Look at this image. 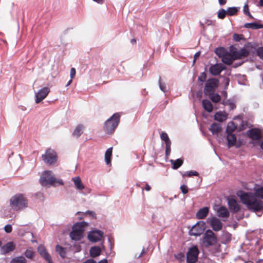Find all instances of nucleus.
<instances>
[{"mask_svg":"<svg viewBox=\"0 0 263 263\" xmlns=\"http://www.w3.org/2000/svg\"><path fill=\"white\" fill-rule=\"evenodd\" d=\"M87 226L88 224L84 221L79 222L74 224L69 234L71 239L76 241L81 240L83 237L84 229Z\"/></svg>","mask_w":263,"mask_h":263,"instance_id":"nucleus-4","label":"nucleus"},{"mask_svg":"<svg viewBox=\"0 0 263 263\" xmlns=\"http://www.w3.org/2000/svg\"><path fill=\"white\" fill-rule=\"evenodd\" d=\"M220 251H221L220 245L218 244V245L217 246V249H216V252H220Z\"/></svg>","mask_w":263,"mask_h":263,"instance_id":"nucleus-58","label":"nucleus"},{"mask_svg":"<svg viewBox=\"0 0 263 263\" xmlns=\"http://www.w3.org/2000/svg\"><path fill=\"white\" fill-rule=\"evenodd\" d=\"M171 143L165 144V158L168 159L171 152Z\"/></svg>","mask_w":263,"mask_h":263,"instance_id":"nucleus-43","label":"nucleus"},{"mask_svg":"<svg viewBox=\"0 0 263 263\" xmlns=\"http://www.w3.org/2000/svg\"><path fill=\"white\" fill-rule=\"evenodd\" d=\"M236 126L233 122L230 123L227 126L226 132L227 133H232L236 130Z\"/></svg>","mask_w":263,"mask_h":263,"instance_id":"nucleus-38","label":"nucleus"},{"mask_svg":"<svg viewBox=\"0 0 263 263\" xmlns=\"http://www.w3.org/2000/svg\"><path fill=\"white\" fill-rule=\"evenodd\" d=\"M217 241V238L214 232L209 229L207 230L202 238V243L205 248L215 245Z\"/></svg>","mask_w":263,"mask_h":263,"instance_id":"nucleus-6","label":"nucleus"},{"mask_svg":"<svg viewBox=\"0 0 263 263\" xmlns=\"http://www.w3.org/2000/svg\"><path fill=\"white\" fill-rule=\"evenodd\" d=\"M200 52H196L195 54V55H194V61H193L194 63L195 62L196 60L200 56Z\"/></svg>","mask_w":263,"mask_h":263,"instance_id":"nucleus-54","label":"nucleus"},{"mask_svg":"<svg viewBox=\"0 0 263 263\" xmlns=\"http://www.w3.org/2000/svg\"><path fill=\"white\" fill-rule=\"evenodd\" d=\"M228 205L231 212L236 213L240 210V206L236 199L233 198H228Z\"/></svg>","mask_w":263,"mask_h":263,"instance_id":"nucleus-16","label":"nucleus"},{"mask_svg":"<svg viewBox=\"0 0 263 263\" xmlns=\"http://www.w3.org/2000/svg\"><path fill=\"white\" fill-rule=\"evenodd\" d=\"M72 79H70L67 83V84H66V86H68L69 85H70L71 84V83H72Z\"/></svg>","mask_w":263,"mask_h":263,"instance_id":"nucleus-61","label":"nucleus"},{"mask_svg":"<svg viewBox=\"0 0 263 263\" xmlns=\"http://www.w3.org/2000/svg\"><path fill=\"white\" fill-rule=\"evenodd\" d=\"M77 189L79 190H82L84 189V185L82 183L79 177H76L72 179Z\"/></svg>","mask_w":263,"mask_h":263,"instance_id":"nucleus-29","label":"nucleus"},{"mask_svg":"<svg viewBox=\"0 0 263 263\" xmlns=\"http://www.w3.org/2000/svg\"><path fill=\"white\" fill-rule=\"evenodd\" d=\"M229 215V212L225 206H221L217 210V215L219 217L228 218Z\"/></svg>","mask_w":263,"mask_h":263,"instance_id":"nucleus-23","label":"nucleus"},{"mask_svg":"<svg viewBox=\"0 0 263 263\" xmlns=\"http://www.w3.org/2000/svg\"><path fill=\"white\" fill-rule=\"evenodd\" d=\"M10 263H27V261L25 258L21 256L13 258Z\"/></svg>","mask_w":263,"mask_h":263,"instance_id":"nucleus-36","label":"nucleus"},{"mask_svg":"<svg viewBox=\"0 0 263 263\" xmlns=\"http://www.w3.org/2000/svg\"><path fill=\"white\" fill-rule=\"evenodd\" d=\"M44 162L50 165L54 164L58 160L57 153L52 149L49 148L46 151V153L42 155Z\"/></svg>","mask_w":263,"mask_h":263,"instance_id":"nucleus-7","label":"nucleus"},{"mask_svg":"<svg viewBox=\"0 0 263 263\" xmlns=\"http://www.w3.org/2000/svg\"><path fill=\"white\" fill-rule=\"evenodd\" d=\"M171 163L172 165V168L177 170L180 167L183 163V160L181 159H177L175 160H171Z\"/></svg>","mask_w":263,"mask_h":263,"instance_id":"nucleus-28","label":"nucleus"},{"mask_svg":"<svg viewBox=\"0 0 263 263\" xmlns=\"http://www.w3.org/2000/svg\"><path fill=\"white\" fill-rule=\"evenodd\" d=\"M103 233L100 230H95L91 231L88 234V240L92 242H96L100 241L102 238Z\"/></svg>","mask_w":263,"mask_h":263,"instance_id":"nucleus-11","label":"nucleus"},{"mask_svg":"<svg viewBox=\"0 0 263 263\" xmlns=\"http://www.w3.org/2000/svg\"><path fill=\"white\" fill-rule=\"evenodd\" d=\"M225 69V66L222 64H216L210 67L209 71L213 76H218Z\"/></svg>","mask_w":263,"mask_h":263,"instance_id":"nucleus-17","label":"nucleus"},{"mask_svg":"<svg viewBox=\"0 0 263 263\" xmlns=\"http://www.w3.org/2000/svg\"><path fill=\"white\" fill-rule=\"evenodd\" d=\"M98 263H107V260L106 259H103L100 261Z\"/></svg>","mask_w":263,"mask_h":263,"instance_id":"nucleus-60","label":"nucleus"},{"mask_svg":"<svg viewBox=\"0 0 263 263\" xmlns=\"http://www.w3.org/2000/svg\"><path fill=\"white\" fill-rule=\"evenodd\" d=\"M84 129V126L82 124L78 125L76 128L74 129V131L73 132L72 135L73 136L78 138L79 137L82 133V130Z\"/></svg>","mask_w":263,"mask_h":263,"instance_id":"nucleus-33","label":"nucleus"},{"mask_svg":"<svg viewBox=\"0 0 263 263\" xmlns=\"http://www.w3.org/2000/svg\"><path fill=\"white\" fill-rule=\"evenodd\" d=\"M222 94L223 95V96L225 98L227 97V91H223L222 92Z\"/></svg>","mask_w":263,"mask_h":263,"instance_id":"nucleus-62","label":"nucleus"},{"mask_svg":"<svg viewBox=\"0 0 263 263\" xmlns=\"http://www.w3.org/2000/svg\"><path fill=\"white\" fill-rule=\"evenodd\" d=\"M209 209L208 207H204L200 209L196 213V217L199 219H204L208 215Z\"/></svg>","mask_w":263,"mask_h":263,"instance_id":"nucleus-20","label":"nucleus"},{"mask_svg":"<svg viewBox=\"0 0 263 263\" xmlns=\"http://www.w3.org/2000/svg\"><path fill=\"white\" fill-rule=\"evenodd\" d=\"M52 174V172L51 171H46L43 172L40 179V182L42 185H53L55 182L63 184L62 181H57L55 178Z\"/></svg>","mask_w":263,"mask_h":263,"instance_id":"nucleus-5","label":"nucleus"},{"mask_svg":"<svg viewBox=\"0 0 263 263\" xmlns=\"http://www.w3.org/2000/svg\"><path fill=\"white\" fill-rule=\"evenodd\" d=\"M238 8L236 7H229L227 9V14L228 15L232 16L237 14Z\"/></svg>","mask_w":263,"mask_h":263,"instance_id":"nucleus-37","label":"nucleus"},{"mask_svg":"<svg viewBox=\"0 0 263 263\" xmlns=\"http://www.w3.org/2000/svg\"><path fill=\"white\" fill-rule=\"evenodd\" d=\"M257 54L260 59L263 60V47L259 48L257 50Z\"/></svg>","mask_w":263,"mask_h":263,"instance_id":"nucleus-47","label":"nucleus"},{"mask_svg":"<svg viewBox=\"0 0 263 263\" xmlns=\"http://www.w3.org/2000/svg\"><path fill=\"white\" fill-rule=\"evenodd\" d=\"M232 52L235 60L245 58L249 55L250 53L249 51L245 48H243L238 50H234Z\"/></svg>","mask_w":263,"mask_h":263,"instance_id":"nucleus-13","label":"nucleus"},{"mask_svg":"<svg viewBox=\"0 0 263 263\" xmlns=\"http://www.w3.org/2000/svg\"><path fill=\"white\" fill-rule=\"evenodd\" d=\"M76 69L74 68H71L70 71V75L71 79H72L76 75Z\"/></svg>","mask_w":263,"mask_h":263,"instance_id":"nucleus-50","label":"nucleus"},{"mask_svg":"<svg viewBox=\"0 0 263 263\" xmlns=\"http://www.w3.org/2000/svg\"><path fill=\"white\" fill-rule=\"evenodd\" d=\"M10 205L14 211L22 210L27 207L28 200L23 194H17L10 199Z\"/></svg>","mask_w":263,"mask_h":263,"instance_id":"nucleus-2","label":"nucleus"},{"mask_svg":"<svg viewBox=\"0 0 263 263\" xmlns=\"http://www.w3.org/2000/svg\"><path fill=\"white\" fill-rule=\"evenodd\" d=\"M34 252L32 250L31 248H29L27 249L24 253V255L25 256L30 259H32L34 256Z\"/></svg>","mask_w":263,"mask_h":263,"instance_id":"nucleus-40","label":"nucleus"},{"mask_svg":"<svg viewBox=\"0 0 263 263\" xmlns=\"http://www.w3.org/2000/svg\"><path fill=\"white\" fill-rule=\"evenodd\" d=\"M151 186L147 183H146L145 190L147 191H149L151 190Z\"/></svg>","mask_w":263,"mask_h":263,"instance_id":"nucleus-56","label":"nucleus"},{"mask_svg":"<svg viewBox=\"0 0 263 263\" xmlns=\"http://www.w3.org/2000/svg\"><path fill=\"white\" fill-rule=\"evenodd\" d=\"M226 15H227V11L223 9H220L218 13V17L220 19H223Z\"/></svg>","mask_w":263,"mask_h":263,"instance_id":"nucleus-42","label":"nucleus"},{"mask_svg":"<svg viewBox=\"0 0 263 263\" xmlns=\"http://www.w3.org/2000/svg\"><path fill=\"white\" fill-rule=\"evenodd\" d=\"M254 196L259 199H263V186L255 187L254 189Z\"/></svg>","mask_w":263,"mask_h":263,"instance_id":"nucleus-30","label":"nucleus"},{"mask_svg":"<svg viewBox=\"0 0 263 263\" xmlns=\"http://www.w3.org/2000/svg\"><path fill=\"white\" fill-rule=\"evenodd\" d=\"M55 251L58 252L62 258H64L66 255V249L58 245L55 247Z\"/></svg>","mask_w":263,"mask_h":263,"instance_id":"nucleus-31","label":"nucleus"},{"mask_svg":"<svg viewBox=\"0 0 263 263\" xmlns=\"http://www.w3.org/2000/svg\"><path fill=\"white\" fill-rule=\"evenodd\" d=\"M120 120L119 113L114 114L105 122L103 126L105 132L107 134H112L118 126Z\"/></svg>","mask_w":263,"mask_h":263,"instance_id":"nucleus-3","label":"nucleus"},{"mask_svg":"<svg viewBox=\"0 0 263 263\" xmlns=\"http://www.w3.org/2000/svg\"><path fill=\"white\" fill-rule=\"evenodd\" d=\"M226 84H225V89H227L229 84V79H226Z\"/></svg>","mask_w":263,"mask_h":263,"instance_id":"nucleus-57","label":"nucleus"},{"mask_svg":"<svg viewBox=\"0 0 263 263\" xmlns=\"http://www.w3.org/2000/svg\"><path fill=\"white\" fill-rule=\"evenodd\" d=\"M90 255L92 257H96L99 256L101 252L100 247L98 246L92 247L90 249Z\"/></svg>","mask_w":263,"mask_h":263,"instance_id":"nucleus-25","label":"nucleus"},{"mask_svg":"<svg viewBox=\"0 0 263 263\" xmlns=\"http://www.w3.org/2000/svg\"><path fill=\"white\" fill-rule=\"evenodd\" d=\"M218 2L220 5H224L227 3V0H218Z\"/></svg>","mask_w":263,"mask_h":263,"instance_id":"nucleus-55","label":"nucleus"},{"mask_svg":"<svg viewBox=\"0 0 263 263\" xmlns=\"http://www.w3.org/2000/svg\"><path fill=\"white\" fill-rule=\"evenodd\" d=\"M4 230L7 233H11L12 230V226L10 224H7L4 227Z\"/></svg>","mask_w":263,"mask_h":263,"instance_id":"nucleus-48","label":"nucleus"},{"mask_svg":"<svg viewBox=\"0 0 263 263\" xmlns=\"http://www.w3.org/2000/svg\"><path fill=\"white\" fill-rule=\"evenodd\" d=\"M83 263H96V261L93 259H88L85 260Z\"/></svg>","mask_w":263,"mask_h":263,"instance_id":"nucleus-53","label":"nucleus"},{"mask_svg":"<svg viewBox=\"0 0 263 263\" xmlns=\"http://www.w3.org/2000/svg\"><path fill=\"white\" fill-rule=\"evenodd\" d=\"M210 224L213 230L215 231L221 230L222 227V222L216 217H213L211 219Z\"/></svg>","mask_w":263,"mask_h":263,"instance_id":"nucleus-19","label":"nucleus"},{"mask_svg":"<svg viewBox=\"0 0 263 263\" xmlns=\"http://www.w3.org/2000/svg\"><path fill=\"white\" fill-rule=\"evenodd\" d=\"M182 176H188V177H192L193 176H197L199 175V173L195 171H190L189 172H186L183 174H182Z\"/></svg>","mask_w":263,"mask_h":263,"instance_id":"nucleus-41","label":"nucleus"},{"mask_svg":"<svg viewBox=\"0 0 263 263\" xmlns=\"http://www.w3.org/2000/svg\"><path fill=\"white\" fill-rule=\"evenodd\" d=\"M227 139L228 141V147L229 148L233 146L236 142V137L232 133H227Z\"/></svg>","mask_w":263,"mask_h":263,"instance_id":"nucleus-22","label":"nucleus"},{"mask_svg":"<svg viewBox=\"0 0 263 263\" xmlns=\"http://www.w3.org/2000/svg\"><path fill=\"white\" fill-rule=\"evenodd\" d=\"M50 92V89L45 87L42 88L35 94V103H39L43 100Z\"/></svg>","mask_w":263,"mask_h":263,"instance_id":"nucleus-12","label":"nucleus"},{"mask_svg":"<svg viewBox=\"0 0 263 263\" xmlns=\"http://www.w3.org/2000/svg\"><path fill=\"white\" fill-rule=\"evenodd\" d=\"M15 248V245L13 242H9L2 248V251L3 253L6 254L13 251Z\"/></svg>","mask_w":263,"mask_h":263,"instance_id":"nucleus-21","label":"nucleus"},{"mask_svg":"<svg viewBox=\"0 0 263 263\" xmlns=\"http://www.w3.org/2000/svg\"><path fill=\"white\" fill-rule=\"evenodd\" d=\"M243 36L242 34H238L235 33L233 35V39L236 42H239L241 40L243 39Z\"/></svg>","mask_w":263,"mask_h":263,"instance_id":"nucleus-45","label":"nucleus"},{"mask_svg":"<svg viewBox=\"0 0 263 263\" xmlns=\"http://www.w3.org/2000/svg\"><path fill=\"white\" fill-rule=\"evenodd\" d=\"M245 27L247 28H251L253 29H257L263 28V25L259 24L256 23H249L245 25Z\"/></svg>","mask_w":263,"mask_h":263,"instance_id":"nucleus-32","label":"nucleus"},{"mask_svg":"<svg viewBox=\"0 0 263 263\" xmlns=\"http://www.w3.org/2000/svg\"><path fill=\"white\" fill-rule=\"evenodd\" d=\"M112 148H108L105 154V160L107 164H109L111 162V157L112 156Z\"/></svg>","mask_w":263,"mask_h":263,"instance_id":"nucleus-34","label":"nucleus"},{"mask_svg":"<svg viewBox=\"0 0 263 263\" xmlns=\"http://www.w3.org/2000/svg\"><path fill=\"white\" fill-rule=\"evenodd\" d=\"M144 253H145V251H144V250H143V251L141 252V253H140V254L139 255V256H138V257L139 258V257H142V256L143 255V254H144Z\"/></svg>","mask_w":263,"mask_h":263,"instance_id":"nucleus-64","label":"nucleus"},{"mask_svg":"<svg viewBox=\"0 0 263 263\" xmlns=\"http://www.w3.org/2000/svg\"><path fill=\"white\" fill-rule=\"evenodd\" d=\"M93 1L97 2L98 4H102L103 0H93Z\"/></svg>","mask_w":263,"mask_h":263,"instance_id":"nucleus-59","label":"nucleus"},{"mask_svg":"<svg viewBox=\"0 0 263 263\" xmlns=\"http://www.w3.org/2000/svg\"><path fill=\"white\" fill-rule=\"evenodd\" d=\"M160 137L161 140L165 142V144L171 143V141L170 140L169 137L166 133L162 132L161 134Z\"/></svg>","mask_w":263,"mask_h":263,"instance_id":"nucleus-39","label":"nucleus"},{"mask_svg":"<svg viewBox=\"0 0 263 263\" xmlns=\"http://www.w3.org/2000/svg\"><path fill=\"white\" fill-rule=\"evenodd\" d=\"M227 119V115L225 112L219 111L214 115V119L219 122H223Z\"/></svg>","mask_w":263,"mask_h":263,"instance_id":"nucleus-27","label":"nucleus"},{"mask_svg":"<svg viewBox=\"0 0 263 263\" xmlns=\"http://www.w3.org/2000/svg\"><path fill=\"white\" fill-rule=\"evenodd\" d=\"M159 82L160 88L161 89V90H162L163 91L165 92L166 91V87H165V86L164 84H162L161 83V78L160 77L159 78Z\"/></svg>","mask_w":263,"mask_h":263,"instance_id":"nucleus-49","label":"nucleus"},{"mask_svg":"<svg viewBox=\"0 0 263 263\" xmlns=\"http://www.w3.org/2000/svg\"><path fill=\"white\" fill-rule=\"evenodd\" d=\"M209 96L210 99L214 103H218L221 100L220 96L218 93H212V95H206Z\"/></svg>","mask_w":263,"mask_h":263,"instance_id":"nucleus-35","label":"nucleus"},{"mask_svg":"<svg viewBox=\"0 0 263 263\" xmlns=\"http://www.w3.org/2000/svg\"><path fill=\"white\" fill-rule=\"evenodd\" d=\"M206 74L204 72H202L198 78V81L201 82V83L205 82L206 81Z\"/></svg>","mask_w":263,"mask_h":263,"instance_id":"nucleus-44","label":"nucleus"},{"mask_svg":"<svg viewBox=\"0 0 263 263\" xmlns=\"http://www.w3.org/2000/svg\"><path fill=\"white\" fill-rule=\"evenodd\" d=\"M247 135L254 140H258L261 139V134L259 129L256 128H251L247 132Z\"/></svg>","mask_w":263,"mask_h":263,"instance_id":"nucleus-15","label":"nucleus"},{"mask_svg":"<svg viewBox=\"0 0 263 263\" xmlns=\"http://www.w3.org/2000/svg\"><path fill=\"white\" fill-rule=\"evenodd\" d=\"M37 251L41 256L43 257L48 263H53L50 255L47 252L44 246L40 245L37 248Z\"/></svg>","mask_w":263,"mask_h":263,"instance_id":"nucleus-18","label":"nucleus"},{"mask_svg":"<svg viewBox=\"0 0 263 263\" xmlns=\"http://www.w3.org/2000/svg\"><path fill=\"white\" fill-rule=\"evenodd\" d=\"M228 104L230 107V109L232 110L235 109L236 107V105H235V103L233 102H229Z\"/></svg>","mask_w":263,"mask_h":263,"instance_id":"nucleus-52","label":"nucleus"},{"mask_svg":"<svg viewBox=\"0 0 263 263\" xmlns=\"http://www.w3.org/2000/svg\"><path fill=\"white\" fill-rule=\"evenodd\" d=\"M205 230V223L203 221L197 222L190 231V234L192 236H199L202 234Z\"/></svg>","mask_w":263,"mask_h":263,"instance_id":"nucleus-10","label":"nucleus"},{"mask_svg":"<svg viewBox=\"0 0 263 263\" xmlns=\"http://www.w3.org/2000/svg\"><path fill=\"white\" fill-rule=\"evenodd\" d=\"M219 80L216 78L209 79L205 82L204 88L205 95H212L219 85Z\"/></svg>","mask_w":263,"mask_h":263,"instance_id":"nucleus-8","label":"nucleus"},{"mask_svg":"<svg viewBox=\"0 0 263 263\" xmlns=\"http://www.w3.org/2000/svg\"><path fill=\"white\" fill-rule=\"evenodd\" d=\"M180 190H181L182 193L184 194L187 193L188 191H189L187 186L184 184L180 186Z\"/></svg>","mask_w":263,"mask_h":263,"instance_id":"nucleus-46","label":"nucleus"},{"mask_svg":"<svg viewBox=\"0 0 263 263\" xmlns=\"http://www.w3.org/2000/svg\"><path fill=\"white\" fill-rule=\"evenodd\" d=\"M203 108L208 112H211L213 110V106L211 102L208 99L202 101Z\"/></svg>","mask_w":263,"mask_h":263,"instance_id":"nucleus-24","label":"nucleus"},{"mask_svg":"<svg viewBox=\"0 0 263 263\" xmlns=\"http://www.w3.org/2000/svg\"><path fill=\"white\" fill-rule=\"evenodd\" d=\"M238 195L249 210L257 212L263 210V201L254 196L253 193L242 192Z\"/></svg>","mask_w":263,"mask_h":263,"instance_id":"nucleus-1","label":"nucleus"},{"mask_svg":"<svg viewBox=\"0 0 263 263\" xmlns=\"http://www.w3.org/2000/svg\"><path fill=\"white\" fill-rule=\"evenodd\" d=\"M246 15H248L251 18H252V19L254 18L253 16L251 15V14L250 12H249V13H247Z\"/></svg>","mask_w":263,"mask_h":263,"instance_id":"nucleus-63","label":"nucleus"},{"mask_svg":"<svg viewBox=\"0 0 263 263\" xmlns=\"http://www.w3.org/2000/svg\"><path fill=\"white\" fill-rule=\"evenodd\" d=\"M199 251L196 246H194L189 249L186 253V260L188 263H195L198 259Z\"/></svg>","mask_w":263,"mask_h":263,"instance_id":"nucleus-9","label":"nucleus"},{"mask_svg":"<svg viewBox=\"0 0 263 263\" xmlns=\"http://www.w3.org/2000/svg\"><path fill=\"white\" fill-rule=\"evenodd\" d=\"M210 130L213 134H218L221 131V127L220 124L213 123L209 128Z\"/></svg>","mask_w":263,"mask_h":263,"instance_id":"nucleus-26","label":"nucleus"},{"mask_svg":"<svg viewBox=\"0 0 263 263\" xmlns=\"http://www.w3.org/2000/svg\"><path fill=\"white\" fill-rule=\"evenodd\" d=\"M243 13L246 15L247 13H249V6L247 4H245L243 6Z\"/></svg>","mask_w":263,"mask_h":263,"instance_id":"nucleus-51","label":"nucleus"},{"mask_svg":"<svg viewBox=\"0 0 263 263\" xmlns=\"http://www.w3.org/2000/svg\"><path fill=\"white\" fill-rule=\"evenodd\" d=\"M219 55L221 57V60L222 62L228 65H231L234 61L235 60L233 57L232 52H228V51H223L222 54L221 55Z\"/></svg>","mask_w":263,"mask_h":263,"instance_id":"nucleus-14","label":"nucleus"}]
</instances>
